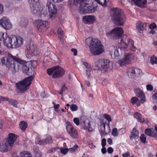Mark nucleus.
<instances>
[{
	"label": "nucleus",
	"instance_id": "obj_27",
	"mask_svg": "<svg viewBox=\"0 0 157 157\" xmlns=\"http://www.w3.org/2000/svg\"><path fill=\"white\" fill-rule=\"evenodd\" d=\"M134 92L138 97H142L145 94L143 90L140 88H137L134 89Z\"/></svg>",
	"mask_w": 157,
	"mask_h": 157
},
{
	"label": "nucleus",
	"instance_id": "obj_42",
	"mask_svg": "<svg viewBox=\"0 0 157 157\" xmlns=\"http://www.w3.org/2000/svg\"><path fill=\"white\" fill-rule=\"evenodd\" d=\"M99 4L102 6H105L108 0H95Z\"/></svg>",
	"mask_w": 157,
	"mask_h": 157
},
{
	"label": "nucleus",
	"instance_id": "obj_2",
	"mask_svg": "<svg viewBox=\"0 0 157 157\" xmlns=\"http://www.w3.org/2000/svg\"><path fill=\"white\" fill-rule=\"evenodd\" d=\"M121 47H119L116 49L114 53V56L116 58L121 56L125 54L124 49H128L129 48L133 52H135L136 48L134 45V41L129 39L127 36L124 35L121 37L120 44Z\"/></svg>",
	"mask_w": 157,
	"mask_h": 157
},
{
	"label": "nucleus",
	"instance_id": "obj_58",
	"mask_svg": "<svg viewBox=\"0 0 157 157\" xmlns=\"http://www.w3.org/2000/svg\"><path fill=\"white\" fill-rule=\"evenodd\" d=\"M106 144V140L105 139L103 138L101 140V144L103 147L105 146Z\"/></svg>",
	"mask_w": 157,
	"mask_h": 157
},
{
	"label": "nucleus",
	"instance_id": "obj_49",
	"mask_svg": "<svg viewBox=\"0 0 157 157\" xmlns=\"http://www.w3.org/2000/svg\"><path fill=\"white\" fill-rule=\"evenodd\" d=\"M78 148V146L77 145H74L73 147L70 148L69 149V151L71 152H72L74 151H77Z\"/></svg>",
	"mask_w": 157,
	"mask_h": 157
},
{
	"label": "nucleus",
	"instance_id": "obj_29",
	"mask_svg": "<svg viewBox=\"0 0 157 157\" xmlns=\"http://www.w3.org/2000/svg\"><path fill=\"white\" fill-rule=\"evenodd\" d=\"M131 102L132 105L136 104L137 106H139L141 105L139 100L136 97L132 98Z\"/></svg>",
	"mask_w": 157,
	"mask_h": 157
},
{
	"label": "nucleus",
	"instance_id": "obj_15",
	"mask_svg": "<svg viewBox=\"0 0 157 157\" xmlns=\"http://www.w3.org/2000/svg\"><path fill=\"white\" fill-rule=\"evenodd\" d=\"M22 67V70L23 72L25 74L30 75V74L31 73L32 71V63L30 61L26 62L24 63Z\"/></svg>",
	"mask_w": 157,
	"mask_h": 157
},
{
	"label": "nucleus",
	"instance_id": "obj_21",
	"mask_svg": "<svg viewBox=\"0 0 157 157\" xmlns=\"http://www.w3.org/2000/svg\"><path fill=\"white\" fill-rule=\"evenodd\" d=\"M49 27V24L48 21L40 20V30H41V32L45 31Z\"/></svg>",
	"mask_w": 157,
	"mask_h": 157
},
{
	"label": "nucleus",
	"instance_id": "obj_51",
	"mask_svg": "<svg viewBox=\"0 0 157 157\" xmlns=\"http://www.w3.org/2000/svg\"><path fill=\"white\" fill-rule=\"evenodd\" d=\"M69 150L68 148H61L60 149V152L63 155L66 154L68 151Z\"/></svg>",
	"mask_w": 157,
	"mask_h": 157
},
{
	"label": "nucleus",
	"instance_id": "obj_25",
	"mask_svg": "<svg viewBox=\"0 0 157 157\" xmlns=\"http://www.w3.org/2000/svg\"><path fill=\"white\" fill-rule=\"evenodd\" d=\"M28 19L23 17H21L20 21L19 23V25L23 28H26L28 25Z\"/></svg>",
	"mask_w": 157,
	"mask_h": 157
},
{
	"label": "nucleus",
	"instance_id": "obj_32",
	"mask_svg": "<svg viewBox=\"0 0 157 157\" xmlns=\"http://www.w3.org/2000/svg\"><path fill=\"white\" fill-rule=\"evenodd\" d=\"M52 141V139L51 136H47L46 139L44 140V141L42 140L41 141L40 140V143H42L45 144H47L48 143H51Z\"/></svg>",
	"mask_w": 157,
	"mask_h": 157
},
{
	"label": "nucleus",
	"instance_id": "obj_23",
	"mask_svg": "<svg viewBox=\"0 0 157 157\" xmlns=\"http://www.w3.org/2000/svg\"><path fill=\"white\" fill-rule=\"evenodd\" d=\"M139 135V133L138 130L136 128H134L130 135V139L132 140H136L138 138Z\"/></svg>",
	"mask_w": 157,
	"mask_h": 157
},
{
	"label": "nucleus",
	"instance_id": "obj_24",
	"mask_svg": "<svg viewBox=\"0 0 157 157\" xmlns=\"http://www.w3.org/2000/svg\"><path fill=\"white\" fill-rule=\"evenodd\" d=\"M146 26V23L139 21L136 24V29L138 31L141 33L144 30Z\"/></svg>",
	"mask_w": 157,
	"mask_h": 157
},
{
	"label": "nucleus",
	"instance_id": "obj_1",
	"mask_svg": "<svg viewBox=\"0 0 157 157\" xmlns=\"http://www.w3.org/2000/svg\"><path fill=\"white\" fill-rule=\"evenodd\" d=\"M2 65H5L9 70L13 74L18 71L20 65L23 64L24 61L9 54L7 57H4L1 59Z\"/></svg>",
	"mask_w": 157,
	"mask_h": 157
},
{
	"label": "nucleus",
	"instance_id": "obj_44",
	"mask_svg": "<svg viewBox=\"0 0 157 157\" xmlns=\"http://www.w3.org/2000/svg\"><path fill=\"white\" fill-rule=\"evenodd\" d=\"M151 101L154 103H157V93L153 94L151 97Z\"/></svg>",
	"mask_w": 157,
	"mask_h": 157
},
{
	"label": "nucleus",
	"instance_id": "obj_38",
	"mask_svg": "<svg viewBox=\"0 0 157 157\" xmlns=\"http://www.w3.org/2000/svg\"><path fill=\"white\" fill-rule=\"evenodd\" d=\"M86 75L88 78H90L92 74H93V71L92 68L88 69L86 70Z\"/></svg>",
	"mask_w": 157,
	"mask_h": 157
},
{
	"label": "nucleus",
	"instance_id": "obj_16",
	"mask_svg": "<svg viewBox=\"0 0 157 157\" xmlns=\"http://www.w3.org/2000/svg\"><path fill=\"white\" fill-rule=\"evenodd\" d=\"M16 136L13 133H10L9 134L7 140L5 142L9 146V148H11L17 139Z\"/></svg>",
	"mask_w": 157,
	"mask_h": 157
},
{
	"label": "nucleus",
	"instance_id": "obj_4",
	"mask_svg": "<svg viewBox=\"0 0 157 157\" xmlns=\"http://www.w3.org/2000/svg\"><path fill=\"white\" fill-rule=\"evenodd\" d=\"M110 17L114 23L118 26L123 25L126 21V16L123 11L119 8L112 9Z\"/></svg>",
	"mask_w": 157,
	"mask_h": 157
},
{
	"label": "nucleus",
	"instance_id": "obj_26",
	"mask_svg": "<svg viewBox=\"0 0 157 157\" xmlns=\"http://www.w3.org/2000/svg\"><path fill=\"white\" fill-rule=\"evenodd\" d=\"M145 133L148 136L155 137H157V132H154L153 129H147L145 131Z\"/></svg>",
	"mask_w": 157,
	"mask_h": 157
},
{
	"label": "nucleus",
	"instance_id": "obj_53",
	"mask_svg": "<svg viewBox=\"0 0 157 157\" xmlns=\"http://www.w3.org/2000/svg\"><path fill=\"white\" fill-rule=\"evenodd\" d=\"M135 74L140 75L142 72L141 70L138 68H135Z\"/></svg>",
	"mask_w": 157,
	"mask_h": 157
},
{
	"label": "nucleus",
	"instance_id": "obj_62",
	"mask_svg": "<svg viewBox=\"0 0 157 157\" xmlns=\"http://www.w3.org/2000/svg\"><path fill=\"white\" fill-rule=\"evenodd\" d=\"M113 148L111 147H109L107 149V151L109 154L112 153L113 152Z\"/></svg>",
	"mask_w": 157,
	"mask_h": 157
},
{
	"label": "nucleus",
	"instance_id": "obj_37",
	"mask_svg": "<svg viewBox=\"0 0 157 157\" xmlns=\"http://www.w3.org/2000/svg\"><path fill=\"white\" fill-rule=\"evenodd\" d=\"M57 33L59 38L60 39H62L63 36V33L62 30L60 28H58L57 30Z\"/></svg>",
	"mask_w": 157,
	"mask_h": 157
},
{
	"label": "nucleus",
	"instance_id": "obj_48",
	"mask_svg": "<svg viewBox=\"0 0 157 157\" xmlns=\"http://www.w3.org/2000/svg\"><path fill=\"white\" fill-rule=\"evenodd\" d=\"M112 135L114 136H118V133L117 129L116 128H114L112 130Z\"/></svg>",
	"mask_w": 157,
	"mask_h": 157
},
{
	"label": "nucleus",
	"instance_id": "obj_63",
	"mask_svg": "<svg viewBox=\"0 0 157 157\" xmlns=\"http://www.w3.org/2000/svg\"><path fill=\"white\" fill-rule=\"evenodd\" d=\"M59 104H54V108L55 110L57 112L58 110V109L59 108Z\"/></svg>",
	"mask_w": 157,
	"mask_h": 157
},
{
	"label": "nucleus",
	"instance_id": "obj_9",
	"mask_svg": "<svg viewBox=\"0 0 157 157\" xmlns=\"http://www.w3.org/2000/svg\"><path fill=\"white\" fill-rule=\"evenodd\" d=\"M33 13L38 16L39 12V0H28Z\"/></svg>",
	"mask_w": 157,
	"mask_h": 157
},
{
	"label": "nucleus",
	"instance_id": "obj_31",
	"mask_svg": "<svg viewBox=\"0 0 157 157\" xmlns=\"http://www.w3.org/2000/svg\"><path fill=\"white\" fill-rule=\"evenodd\" d=\"M106 35L110 39L116 40L113 29L110 31L106 32Z\"/></svg>",
	"mask_w": 157,
	"mask_h": 157
},
{
	"label": "nucleus",
	"instance_id": "obj_56",
	"mask_svg": "<svg viewBox=\"0 0 157 157\" xmlns=\"http://www.w3.org/2000/svg\"><path fill=\"white\" fill-rule=\"evenodd\" d=\"M157 27L156 24L154 23H152L149 25V28L151 29H154Z\"/></svg>",
	"mask_w": 157,
	"mask_h": 157
},
{
	"label": "nucleus",
	"instance_id": "obj_10",
	"mask_svg": "<svg viewBox=\"0 0 157 157\" xmlns=\"http://www.w3.org/2000/svg\"><path fill=\"white\" fill-rule=\"evenodd\" d=\"M46 6L49 13V17L53 20L55 18L57 12V8L50 0L48 1Z\"/></svg>",
	"mask_w": 157,
	"mask_h": 157
},
{
	"label": "nucleus",
	"instance_id": "obj_59",
	"mask_svg": "<svg viewBox=\"0 0 157 157\" xmlns=\"http://www.w3.org/2000/svg\"><path fill=\"white\" fill-rule=\"evenodd\" d=\"M146 89L148 91H151L153 90V87L151 85H148L146 86Z\"/></svg>",
	"mask_w": 157,
	"mask_h": 157
},
{
	"label": "nucleus",
	"instance_id": "obj_46",
	"mask_svg": "<svg viewBox=\"0 0 157 157\" xmlns=\"http://www.w3.org/2000/svg\"><path fill=\"white\" fill-rule=\"evenodd\" d=\"M71 110L72 111H76L78 109L77 106L75 104H71L70 106Z\"/></svg>",
	"mask_w": 157,
	"mask_h": 157
},
{
	"label": "nucleus",
	"instance_id": "obj_11",
	"mask_svg": "<svg viewBox=\"0 0 157 157\" xmlns=\"http://www.w3.org/2000/svg\"><path fill=\"white\" fill-rule=\"evenodd\" d=\"M36 45L32 41L29 42L27 44L25 49L26 56L30 57L35 55V48Z\"/></svg>",
	"mask_w": 157,
	"mask_h": 157
},
{
	"label": "nucleus",
	"instance_id": "obj_28",
	"mask_svg": "<svg viewBox=\"0 0 157 157\" xmlns=\"http://www.w3.org/2000/svg\"><path fill=\"white\" fill-rule=\"evenodd\" d=\"M134 3L139 7H142L146 3V0H132Z\"/></svg>",
	"mask_w": 157,
	"mask_h": 157
},
{
	"label": "nucleus",
	"instance_id": "obj_39",
	"mask_svg": "<svg viewBox=\"0 0 157 157\" xmlns=\"http://www.w3.org/2000/svg\"><path fill=\"white\" fill-rule=\"evenodd\" d=\"M150 61L152 64H157V57L152 56L151 57Z\"/></svg>",
	"mask_w": 157,
	"mask_h": 157
},
{
	"label": "nucleus",
	"instance_id": "obj_12",
	"mask_svg": "<svg viewBox=\"0 0 157 157\" xmlns=\"http://www.w3.org/2000/svg\"><path fill=\"white\" fill-rule=\"evenodd\" d=\"M66 129L68 134L72 138H78V134L77 130L69 122L66 123Z\"/></svg>",
	"mask_w": 157,
	"mask_h": 157
},
{
	"label": "nucleus",
	"instance_id": "obj_55",
	"mask_svg": "<svg viewBox=\"0 0 157 157\" xmlns=\"http://www.w3.org/2000/svg\"><path fill=\"white\" fill-rule=\"evenodd\" d=\"M140 98H141V99L140 100V103H143L144 102H145L146 101V99L145 98V95H144V96H142V97H140Z\"/></svg>",
	"mask_w": 157,
	"mask_h": 157
},
{
	"label": "nucleus",
	"instance_id": "obj_54",
	"mask_svg": "<svg viewBox=\"0 0 157 157\" xmlns=\"http://www.w3.org/2000/svg\"><path fill=\"white\" fill-rule=\"evenodd\" d=\"M74 122L77 125H78L79 124V121L78 118H75L73 120Z\"/></svg>",
	"mask_w": 157,
	"mask_h": 157
},
{
	"label": "nucleus",
	"instance_id": "obj_36",
	"mask_svg": "<svg viewBox=\"0 0 157 157\" xmlns=\"http://www.w3.org/2000/svg\"><path fill=\"white\" fill-rule=\"evenodd\" d=\"M85 128L87 129L89 132H92L94 129V126H91L90 123L89 122L87 123V124L85 125Z\"/></svg>",
	"mask_w": 157,
	"mask_h": 157
},
{
	"label": "nucleus",
	"instance_id": "obj_52",
	"mask_svg": "<svg viewBox=\"0 0 157 157\" xmlns=\"http://www.w3.org/2000/svg\"><path fill=\"white\" fill-rule=\"evenodd\" d=\"M83 64L85 67L86 68V69H88L91 68L90 66V65L86 62H83Z\"/></svg>",
	"mask_w": 157,
	"mask_h": 157
},
{
	"label": "nucleus",
	"instance_id": "obj_41",
	"mask_svg": "<svg viewBox=\"0 0 157 157\" xmlns=\"http://www.w3.org/2000/svg\"><path fill=\"white\" fill-rule=\"evenodd\" d=\"M8 102L10 104L12 105L13 106L17 107V102L16 100L13 99H9Z\"/></svg>",
	"mask_w": 157,
	"mask_h": 157
},
{
	"label": "nucleus",
	"instance_id": "obj_19",
	"mask_svg": "<svg viewBox=\"0 0 157 157\" xmlns=\"http://www.w3.org/2000/svg\"><path fill=\"white\" fill-rule=\"evenodd\" d=\"M94 16L92 15H87L83 17L82 21L83 22L87 24H92L95 21Z\"/></svg>",
	"mask_w": 157,
	"mask_h": 157
},
{
	"label": "nucleus",
	"instance_id": "obj_35",
	"mask_svg": "<svg viewBox=\"0 0 157 157\" xmlns=\"http://www.w3.org/2000/svg\"><path fill=\"white\" fill-rule=\"evenodd\" d=\"M20 128L22 130H25L27 127V124L26 122L22 121L20 122L19 124Z\"/></svg>",
	"mask_w": 157,
	"mask_h": 157
},
{
	"label": "nucleus",
	"instance_id": "obj_5",
	"mask_svg": "<svg viewBox=\"0 0 157 157\" xmlns=\"http://www.w3.org/2000/svg\"><path fill=\"white\" fill-rule=\"evenodd\" d=\"M113 68L112 63L108 59H99L94 63V69L102 72H106Z\"/></svg>",
	"mask_w": 157,
	"mask_h": 157
},
{
	"label": "nucleus",
	"instance_id": "obj_60",
	"mask_svg": "<svg viewBox=\"0 0 157 157\" xmlns=\"http://www.w3.org/2000/svg\"><path fill=\"white\" fill-rule=\"evenodd\" d=\"M0 99L2 101H8L9 99L6 97H4L0 96Z\"/></svg>",
	"mask_w": 157,
	"mask_h": 157
},
{
	"label": "nucleus",
	"instance_id": "obj_3",
	"mask_svg": "<svg viewBox=\"0 0 157 157\" xmlns=\"http://www.w3.org/2000/svg\"><path fill=\"white\" fill-rule=\"evenodd\" d=\"M85 44L89 47L90 52L94 55H99L104 51L103 46L98 39L88 37L85 40Z\"/></svg>",
	"mask_w": 157,
	"mask_h": 157
},
{
	"label": "nucleus",
	"instance_id": "obj_47",
	"mask_svg": "<svg viewBox=\"0 0 157 157\" xmlns=\"http://www.w3.org/2000/svg\"><path fill=\"white\" fill-rule=\"evenodd\" d=\"M140 139L142 142L144 143L146 142V136L144 134H142L140 136Z\"/></svg>",
	"mask_w": 157,
	"mask_h": 157
},
{
	"label": "nucleus",
	"instance_id": "obj_22",
	"mask_svg": "<svg viewBox=\"0 0 157 157\" xmlns=\"http://www.w3.org/2000/svg\"><path fill=\"white\" fill-rule=\"evenodd\" d=\"M9 146L5 141H3L0 144V151L2 152H6L11 148H9Z\"/></svg>",
	"mask_w": 157,
	"mask_h": 157
},
{
	"label": "nucleus",
	"instance_id": "obj_30",
	"mask_svg": "<svg viewBox=\"0 0 157 157\" xmlns=\"http://www.w3.org/2000/svg\"><path fill=\"white\" fill-rule=\"evenodd\" d=\"M134 116L139 122L141 123H143L144 121V120L142 117L141 114L138 112H136L135 113L134 115Z\"/></svg>",
	"mask_w": 157,
	"mask_h": 157
},
{
	"label": "nucleus",
	"instance_id": "obj_64",
	"mask_svg": "<svg viewBox=\"0 0 157 157\" xmlns=\"http://www.w3.org/2000/svg\"><path fill=\"white\" fill-rule=\"evenodd\" d=\"M71 51L73 53V54L74 56H76L77 54V50L75 48H72L71 49Z\"/></svg>",
	"mask_w": 157,
	"mask_h": 157
},
{
	"label": "nucleus",
	"instance_id": "obj_6",
	"mask_svg": "<svg viewBox=\"0 0 157 157\" xmlns=\"http://www.w3.org/2000/svg\"><path fill=\"white\" fill-rule=\"evenodd\" d=\"M34 77L33 75L29 76L26 78L23 81L16 84V86L20 92L23 93L29 88V87L31 85Z\"/></svg>",
	"mask_w": 157,
	"mask_h": 157
},
{
	"label": "nucleus",
	"instance_id": "obj_34",
	"mask_svg": "<svg viewBox=\"0 0 157 157\" xmlns=\"http://www.w3.org/2000/svg\"><path fill=\"white\" fill-rule=\"evenodd\" d=\"M20 153L21 157H32L31 154L27 151H22Z\"/></svg>",
	"mask_w": 157,
	"mask_h": 157
},
{
	"label": "nucleus",
	"instance_id": "obj_8",
	"mask_svg": "<svg viewBox=\"0 0 157 157\" xmlns=\"http://www.w3.org/2000/svg\"><path fill=\"white\" fill-rule=\"evenodd\" d=\"M134 58V56L132 54L127 53L124 55L123 57L119 60L117 63L120 66H126L130 63Z\"/></svg>",
	"mask_w": 157,
	"mask_h": 157
},
{
	"label": "nucleus",
	"instance_id": "obj_57",
	"mask_svg": "<svg viewBox=\"0 0 157 157\" xmlns=\"http://www.w3.org/2000/svg\"><path fill=\"white\" fill-rule=\"evenodd\" d=\"M5 34L2 32H0V41H3Z\"/></svg>",
	"mask_w": 157,
	"mask_h": 157
},
{
	"label": "nucleus",
	"instance_id": "obj_18",
	"mask_svg": "<svg viewBox=\"0 0 157 157\" xmlns=\"http://www.w3.org/2000/svg\"><path fill=\"white\" fill-rule=\"evenodd\" d=\"M101 131L103 135H105L110 132V129L109 123L106 124L105 123L103 122L102 124L101 123Z\"/></svg>",
	"mask_w": 157,
	"mask_h": 157
},
{
	"label": "nucleus",
	"instance_id": "obj_20",
	"mask_svg": "<svg viewBox=\"0 0 157 157\" xmlns=\"http://www.w3.org/2000/svg\"><path fill=\"white\" fill-rule=\"evenodd\" d=\"M116 39H119L124 33L122 28L121 27H116L113 29Z\"/></svg>",
	"mask_w": 157,
	"mask_h": 157
},
{
	"label": "nucleus",
	"instance_id": "obj_14",
	"mask_svg": "<svg viewBox=\"0 0 157 157\" xmlns=\"http://www.w3.org/2000/svg\"><path fill=\"white\" fill-rule=\"evenodd\" d=\"M0 25L6 30H9L12 28L10 21L6 17H3L0 20Z\"/></svg>",
	"mask_w": 157,
	"mask_h": 157
},
{
	"label": "nucleus",
	"instance_id": "obj_40",
	"mask_svg": "<svg viewBox=\"0 0 157 157\" xmlns=\"http://www.w3.org/2000/svg\"><path fill=\"white\" fill-rule=\"evenodd\" d=\"M33 150L35 153V157H38L39 155V147L37 145L35 146L34 147Z\"/></svg>",
	"mask_w": 157,
	"mask_h": 157
},
{
	"label": "nucleus",
	"instance_id": "obj_45",
	"mask_svg": "<svg viewBox=\"0 0 157 157\" xmlns=\"http://www.w3.org/2000/svg\"><path fill=\"white\" fill-rule=\"evenodd\" d=\"M103 117L105 119L108 121L109 122V123L112 121V120L110 115L108 114H105L103 115Z\"/></svg>",
	"mask_w": 157,
	"mask_h": 157
},
{
	"label": "nucleus",
	"instance_id": "obj_17",
	"mask_svg": "<svg viewBox=\"0 0 157 157\" xmlns=\"http://www.w3.org/2000/svg\"><path fill=\"white\" fill-rule=\"evenodd\" d=\"M3 41L5 46L8 48H12V36H7L6 34Z\"/></svg>",
	"mask_w": 157,
	"mask_h": 157
},
{
	"label": "nucleus",
	"instance_id": "obj_50",
	"mask_svg": "<svg viewBox=\"0 0 157 157\" xmlns=\"http://www.w3.org/2000/svg\"><path fill=\"white\" fill-rule=\"evenodd\" d=\"M58 148L57 147H52L48 150L47 151V152L50 153H53L55 152L56 150Z\"/></svg>",
	"mask_w": 157,
	"mask_h": 157
},
{
	"label": "nucleus",
	"instance_id": "obj_13",
	"mask_svg": "<svg viewBox=\"0 0 157 157\" xmlns=\"http://www.w3.org/2000/svg\"><path fill=\"white\" fill-rule=\"evenodd\" d=\"M23 43L22 37L19 36H12V48H16L21 47Z\"/></svg>",
	"mask_w": 157,
	"mask_h": 157
},
{
	"label": "nucleus",
	"instance_id": "obj_43",
	"mask_svg": "<svg viewBox=\"0 0 157 157\" xmlns=\"http://www.w3.org/2000/svg\"><path fill=\"white\" fill-rule=\"evenodd\" d=\"M34 25L38 30L39 29V20H35L33 22Z\"/></svg>",
	"mask_w": 157,
	"mask_h": 157
},
{
	"label": "nucleus",
	"instance_id": "obj_33",
	"mask_svg": "<svg viewBox=\"0 0 157 157\" xmlns=\"http://www.w3.org/2000/svg\"><path fill=\"white\" fill-rule=\"evenodd\" d=\"M135 68L130 67L127 69V73L129 76H131L135 74Z\"/></svg>",
	"mask_w": 157,
	"mask_h": 157
},
{
	"label": "nucleus",
	"instance_id": "obj_7",
	"mask_svg": "<svg viewBox=\"0 0 157 157\" xmlns=\"http://www.w3.org/2000/svg\"><path fill=\"white\" fill-rule=\"evenodd\" d=\"M47 72L48 74L49 75H51L53 73L52 77L54 78H59L64 73V71L63 69L58 66L48 69Z\"/></svg>",
	"mask_w": 157,
	"mask_h": 157
},
{
	"label": "nucleus",
	"instance_id": "obj_61",
	"mask_svg": "<svg viewBox=\"0 0 157 157\" xmlns=\"http://www.w3.org/2000/svg\"><path fill=\"white\" fill-rule=\"evenodd\" d=\"M130 155V153L128 151H127L126 153H123L122 155L123 157H128Z\"/></svg>",
	"mask_w": 157,
	"mask_h": 157
}]
</instances>
